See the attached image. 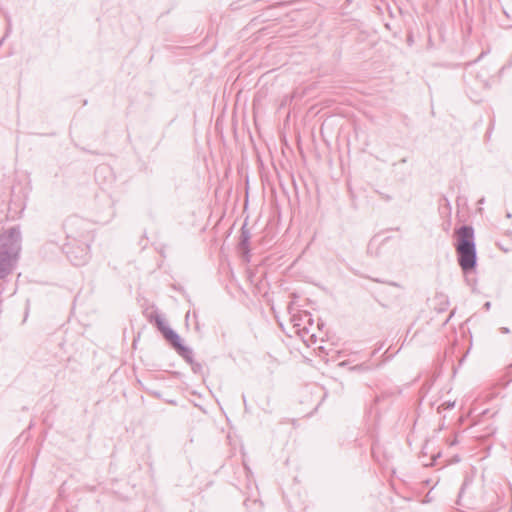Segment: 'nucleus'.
Segmentation results:
<instances>
[{
    "label": "nucleus",
    "instance_id": "obj_1",
    "mask_svg": "<svg viewBox=\"0 0 512 512\" xmlns=\"http://www.w3.org/2000/svg\"><path fill=\"white\" fill-rule=\"evenodd\" d=\"M21 251V232L12 227L0 236V279H5L17 266Z\"/></svg>",
    "mask_w": 512,
    "mask_h": 512
},
{
    "label": "nucleus",
    "instance_id": "obj_2",
    "mask_svg": "<svg viewBox=\"0 0 512 512\" xmlns=\"http://www.w3.org/2000/svg\"><path fill=\"white\" fill-rule=\"evenodd\" d=\"M456 234L458 263L462 271L468 273L476 267L477 262L474 229L472 226L463 225L456 230Z\"/></svg>",
    "mask_w": 512,
    "mask_h": 512
},
{
    "label": "nucleus",
    "instance_id": "obj_3",
    "mask_svg": "<svg viewBox=\"0 0 512 512\" xmlns=\"http://www.w3.org/2000/svg\"><path fill=\"white\" fill-rule=\"evenodd\" d=\"M172 342L170 345L176 350V352L189 364L193 365V351L191 348L182 344L181 338L178 334L170 333Z\"/></svg>",
    "mask_w": 512,
    "mask_h": 512
},
{
    "label": "nucleus",
    "instance_id": "obj_4",
    "mask_svg": "<svg viewBox=\"0 0 512 512\" xmlns=\"http://www.w3.org/2000/svg\"><path fill=\"white\" fill-rule=\"evenodd\" d=\"M251 238V234L248 229H246L245 226L241 228V235L240 240L238 243V250L243 254L244 257L248 258L250 248H249V241Z\"/></svg>",
    "mask_w": 512,
    "mask_h": 512
},
{
    "label": "nucleus",
    "instance_id": "obj_5",
    "mask_svg": "<svg viewBox=\"0 0 512 512\" xmlns=\"http://www.w3.org/2000/svg\"><path fill=\"white\" fill-rule=\"evenodd\" d=\"M88 250L89 246L86 245L84 249H81L80 256L74 255V252L70 250L67 251V255L70 261L73 263V265L81 266L84 265L89 259Z\"/></svg>",
    "mask_w": 512,
    "mask_h": 512
},
{
    "label": "nucleus",
    "instance_id": "obj_6",
    "mask_svg": "<svg viewBox=\"0 0 512 512\" xmlns=\"http://www.w3.org/2000/svg\"><path fill=\"white\" fill-rule=\"evenodd\" d=\"M155 323H156V326L157 328L159 329V331L162 333V335L164 336V338L169 342L171 343L172 342V338L170 336V333L172 334H177L173 329H171L167 324L166 322L164 321L163 318H161L160 316H156L155 317Z\"/></svg>",
    "mask_w": 512,
    "mask_h": 512
},
{
    "label": "nucleus",
    "instance_id": "obj_7",
    "mask_svg": "<svg viewBox=\"0 0 512 512\" xmlns=\"http://www.w3.org/2000/svg\"><path fill=\"white\" fill-rule=\"evenodd\" d=\"M110 173V169L108 166H99L96 168L95 176L98 178L102 174Z\"/></svg>",
    "mask_w": 512,
    "mask_h": 512
},
{
    "label": "nucleus",
    "instance_id": "obj_8",
    "mask_svg": "<svg viewBox=\"0 0 512 512\" xmlns=\"http://www.w3.org/2000/svg\"><path fill=\"white\" fill-rule=\"evenodd\" d=\"M439 299L441 300V303L444 304V307L440 308L439 311H444L446 309V306L448 305V299L444 295H440Z\"/></svg>",
    "mask_w": 512,
    "mask_h": 512
},
{
    "label": "nucleus",
    "instance_id": "obj_9",
    "mask_svg": "<svg viewBox=\"0 0 512 512\" xmlns=\"http://www.w3.org/2000/svg\"><path fill=\"white\" fill-rule=\"evenodd\" d=\"M483 307H484L485 310L488 311L490 309V307H491V303L490 302H486Z\"/></svg>",
    "mask_w": 512,
    "mask_h": 512
},
{
    "label": "nucleus",
    "instance_id": "obj_10",
    "mask_svg": "<svg viewBox=\"0 0 512 512\" xmlns=\"http://www.w3.org/2000/svg\"><path fill=\"white\" fill-rule=\"evenodd\" d=\"M200 368H201L200 364H195V365H193V366H192V369H193L195 372L197 371V369H200Z\"/></svg>",
    "mask_w": 512,
    "mask_h": 512
},
{
    "label": "nucleus",
    "instance_id": "obj_11",
    "mask_svg": "<svg viewBox=\"0 0 512 512\" xmlns=\"http://www.w3.org/2000/svg\"><path fill=\"white\" fill-rule=\"evenodd\" d=\"M501 330H502L503 333H509V329L506 328V327H503Z\"/></svg>",
    "mask_w": 512,
    "mask_h": 512
},
{
    "label": "nucleus",
    "instance_id": "obj_12",
    "mask_svg": "<svg viewBox=\"0 0 512 512\" xmlns=\"http://www.w3.org/2000/svg\"><path fill=\"white\" fill-rule=\"evenodd\" d=\"M484 55H485V52H482V53L479 55V57L477 58V60H476V61L480 60Z\"/></svg>",
    "mask_w": 512,
    "mask_h": 512
},
{
    "label": "nucleus",
    "instance_id": "obj_13",
    "mask_svg": "<svg viewBox=\"0 0 512 512\" xmlns=\"http://www.w3.org/2000/svg\"><path fill=\"white\" fill-rule=\"evenodd\" d=\"M454 315V311H452L450 314H449V317L446 321H448L452 316Z\"/></svg>",
    "mask_w": 512,
    "mask_h": 512
},
{
    "label": "nucleus",
    "instance_id": "obj_14",
    "mask_svg": "<svg viewBox=\"0 0 512 512\" xmlns=\"http://www.w3.org/2000/svg\"><path fill=\"white\" fill-rule=\"evenodd\" d=\"M454 407V403H448V408Z\"/></svg>",
    "mask_w": 512,
    "mask_h": 512
},
{
    "label": "nucleus",
    "instance_id": "obj_15",
    "mask_svg": "<svg viewBox=\"0 0 512 512\" xmlns=\"http://www.w3.org/2000/svg\"><path fill=\"white\" fill-rule=\"evenodd\" d=\"M4 40H5L4 37L0 40V46L3 44Z\"/></svg>",
    "mask_w": 512,
    "mask_h": 512
},
{
    "label": "nucleus",
    "instance_id": "obj_16",
    "mask_svg": "<svg viewBox=\"0 0 512 512\" xmlns=\"http://www.w3.org/2000/svg\"><path fill=\"white\" fill-rule=\"evenodd\" d=\"M479 203H480V204H484V198L480 199V200H479Z\"/></svg>",
    "mask_w": 512,
    "mask_h": 512
}]
</instances>
